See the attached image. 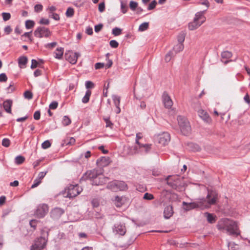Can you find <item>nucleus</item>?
<instances>
[{"label": "nucleus", "mask_w": 250, "mask_h": 250, "mask_svg": "<svg viewBox=\"0 0 250 250\" xmlns=\"http://www.w3.org/2000/svg\"><path fill=\"white\" fill-rule=\"evenodd\" d=\"M177 121L180 130L184 135H188L191 131V127L188 120L181 116L177 117Z\"/></svg>", "instance_id": "3"}, {"label": "nucleus", "mask_w": 250, "mask_h": 250, "mask_svg": "<svg viewBox=\"0 0 250 250\" xmlns=\"http://www.w3.org/2000/svg\"><path fill=\"white\" fill-rule=\"evenodd\" d=\"M51 146V143L48 140L44 141L42 144V147L43 149H47Z\"/></svg>", "instance_id": "44"}, {"label": "nucleus", "mask_w": 250, "mask_h": 250, "mask_svg": "<svg viewBox=\"0 0 250 250\" xmlns=\"http://www.w3.org/2000/svg\"><path fill=\"white\" fill-rule=\"evenodd\" d=\"M104 66V63L97 62L95 64V68L96 69H100L103 68Z\"/></svg>", "instance_id": "63"}, {"label": "nucleus", "mask_w": 250, "mask_h": 250, "mask_svg": "<svg viewBox=\"0 0 250 250\" xmlns=\"http://www.w3.org/2000/svg\"><path fill=\"white\" fill-rule=\"evenodd\" d=\"M64 212V211L62 209L59 208H55L51 211L50 215L51 217L54 219H58L60 218Z\"/></svg>", "instance_id": "16"}, {"label": "nucleus", "mask_w": 250, "mask_h": 250, "mask_svg": "<svg viewBox=\"0 0 250 250\" xmlns=\"http://www.w3.org/2000/svg\"><path fill=\"white\" fill-rule=\"evenodd\" d=\"M104 120L106 123V127H112L113 124L110 122L109 118H104Z\"/></svg>", "instance_id": "56"}, {"label": "nucleus", "mask_w": 250, "mask_h": 250, "mask_svg": "<svg viewBox=\"0 0 250 250\" xmlns=\"http://www.w3.org/2000/svg\"><path fill=\"white\" fill-rule=\"evenodd\" d=\"M126 228L124 224H117L113 228V231L116 234L124 235L126 232Z\"/></svg>", "instance_id": "14"}, {"label": "nucleus", "mask_w": 250, "mask_h": 250, "mask_svg": "<svg viewBox=\"0 0 250 250\" xmlns=\"http://www.w3.org/2000/svg\"><path fill=\"white\" fill-rule=\"evenodd\" d=\"M151 144H142L139 146H134V149L135 153H138L140 152H144L146 153H148L151 148Z\"/></svg>", "instance_id": "13"}, {"label": "nucleus", "mask_w": 250, "mask_h": 250, "mask_svg": "<svg viewBox=\"0 0 250 250\" xmlns=\"http://www.w3.org/2000/svg\"><path fill=\"white\" fill-rule=\"evenodd\" d=\"M80 54L77 52H73L71 51H68L65 54V59L71 64H75L77 62V59L80 56Z\"/></svg>", "instance_id": "11"}, {"label": "nucleus", "mask_w": 250, "mask_h": 250, "mask_svg": "<svg viewBox=\"0 0 250 250\" xmlns=\"http://www.w3.org/2000/svg\"><path fill=\"white\" fill-rule=\"evenodd\" d=\"M58 105V102L56 101H53L49 104V107L50 109H55L57 108Z\"/></svg>", "instance_id": "51"}, {"label": "nucleus", "mask_w": 250, "mask_h": 250, "mask_svg": "<svg viewBox=\"0 0 250 250\" xmlns=\"http://www.w3.org/2000/svg\"><path fill=\"white\" fill-rule=\"evenodd\" d=\"M94 85V83L91 81H86L85 83V87L87 89L93 88Z\"/></svg>", "instance_id": "57"}, {"label": "nucleus", "mask_w": 250, "mask_h": 250, "mask_svg": "<svg viewBox=\"0 0 250 250\" xmlns=\"http://www.w3.org/2000/svg\"><path fill=\"white\" fill-rule=\"evenodd\" d=\"M46 173H39L37 178L36 179L38 181H39L40 183H41L42 180L44 178L45 175Z\"/></svg>", "instance_id": "62"}, {"label": "nucleus", "mask_w": 250, "mask_h": 250, "mask_svg": "<svg viewBox=\"0 0 250 250\" xmlns=\"http://www.w3.org/2000/svg\"><path fill=\"white\" fill-rule=\"evenodd\" d=\"M206 10H207L197 12L195 14V17L194 19L198 21H200V20H203V18H206L203 15L206 12Z\"/></svg>", "instance_id": "26"}, {"label": "nucleus", "mask_w": 250, "mask_h": 250, "mask_svg": "<svg viewBox=\"0 0 250 250\" xmlns=\"http://www.w3.org/2000/svg\"><path fill=\"white\" fill-rule=\"evenodd\" d=\"M217 197L218 195L215 191L208 190L207 200L202 199L197 202L190 203L188 204L184 202L183 205L186 206V207H184V208L187 210H189L199 207H205L206 208H209L210 205H214L216 203Z\"/></svg>", "instance_id": "1"}, {"label": "nucleus", "mask_w": 250, "mask_h": 250, "mask_svg": "<svg viewBox=\"0 0 250 250\" xmlns=\"http://www.w3.org/2000/svg\"><path fill=\"white\" fill-rule=\"evenodd\" d=\"M198 114L199 117L205 122L210 123L211 122V119L208 114L203 109H199L198 111Z\"/></svg>", "instance_id": "17"}, {"label": "nucleus", "mask_w": 250, "mask_h": 250, "mask_svg": "<svg viewBox=\"0 0 250 250\" xmlns=\"http://www.w3.org/2000/svg\"><path fill=\"white\" fill-rule=\"evenodd\" d=\"M92 205L93 207L96 208L98 207L100 205V201L99 199L97 198L93 199L91 201Z\"/></svg>", "instance_id": "47"}, {"label": "nucleus", "mask_w": 250, "mask_h": 250, "mask_svg": "<svg viewBox=\"0 0 250 250\" xmlns=\"http://www.w3.org/2000/svg\"><path fill=\"white\" fill-rule=\"evenodd\" d=\"M163 102L165 107L167 108H170L173 105V102L170 96L167 92H164L162 96Z\"/></svg>", "instance_id": "15"}, {"label": "nucleus", "mask_w": 250, "mask_h": 250, "mask_svg": "<svg viewBox=\"0 0 250 250\" xmlns=\"http://www.w3.org/2000/svg\"><path fill=\"white\" fill-rule=\"evenodd\" d=\"M229 221V220L227 219H223L219 221L217 225V229L220 230H226Z\"/></svg>", "instance_id": "21"}, {"label": "nucleus", "mask_w": 250, "mask_h": 250, "mask_svg": "<svg viewBox=\"0 0 250 250\" xmlns=\"http://www.w3.org/2000/svg\"><path fill=\"white\" fill-rule=\"evenodd\" d=\"M112 97L115 106H120V97L117 95H113Z\"/></svg>", "instance_id": "32"}, {"label": "nucleus", "mask_w": 250, "mask_h": 250, "mask_svg": "<svg viewBox=\"0 0 250 250\" xmlns=\"http://www.w3.org/2000/svg\"><path fill=\"white\" fill-rule=\"evenodd\" d=\"M83 178L89 179L93 185H100L104 184L108 180L103 173H85Z\"/></svg>", "instance_id": "2"}, {"label": "nucleus", "mask_w": 250, "mask_h": 250, "mask_svg": "<svg viewBox=\"0 0 250 250\" xmlns=\"http://www.w3.org/2000/svg\"><path fill=\"white\" fill-rule=\"evenodd\" d=\"M27 62V58L25 56L21 57L19 59V65L21 68L25 67Z\"/></svg>", "instance_id": "23"}, {"label": "nucleus", "mask_w": 250, "mask_h": 250, "mask_svg": "<svg viewBox=\"0 0 250 250\" xmlns=\"http://www.w3.org/2000/svg\"><path fill=\"white\" fill-rule=\"evenodd\" d=\"M206 21V18H203V20L201 21H198L196 20H194L193 21L190 22L188 24V28L190 30H194L199 26H200Z\"/></svg>", "instance_id": "18"}, {"label": "nucleus", "mask_w": 250, "mask_h": 250, "mask_svg": "<svg viewBox=\"0 0 250 250\" xmlns=\"http://www.w3.org/2000/svg\"><path fill=\"white\" fill-rule=\"evenodd\" d=\"M5 111L8 113H11V106L12 105V101L11 100H6L4 101L2 104Z\"/></svg>", "instance_id": "20"}, {"label": "nucleus", "mask_w": 250, "mask_h": 250, "mask_svg": "<svg viewBox=\"0 0 250 250\" xmlns=\"http://www.w3.org/2000/svg\"><path fill=\"white\" fill-rule=\"evenodd\" d=\"M157 2L156 0H153L148 5L147 7V9L148 10H151L153 9L156 6Z\"/></svg>", "instance_id": "50"}, {"label": "nucleus", "mask_w": 250, "mask_h": 250, "mask_svg": "<svg viewBox=\"0 0 250 250\" xmlns=\"http://www.w3.org/2000/svg\"><path fill=\"white\" fill-rule=\"evenodd\" d=\"M110 162V159L108 157H102L97 160L96 164L99 168L102 169L108 166Z\"/></svg>", "instance_id": "12"}, {"label": "nucleus", "mask_w": 250, "mask_h": 250, "mask_svg": "<svg viewBox=\"0 0 250 250\" xmlns=\"http://www.w3.org/2000/svg\"><path fill=\"white\" fill-rule=\"evenodd\" d=\"M49 17L50 18H53L56 21H59L60 20L59 15L58 14L55 13L54 12H52V13H49Z\"/></svg>", "instance_id": "43"}, {"label": "nucleus", "mask_w": 250, "mask_h": 250, "mask_svg": "<svg viewBox=\"0 0 250 250\" xmlns=\"http://www.w3.org/2000/svg\"><path fill=\"white\" fill-rule=\"evenodd\" d=\"M63 54V48L62 47L57 48L54 52L55 57L56 59H61Z\"/></svg>", "instance_id": "24"}, {"label": "nucleus", "mask_w": 250, "mask_h": 250, "mask_svg": "<svg viewBox=\"0 0 250 250\" xmlns=\"http://www.w3.org/2000/svg\"><path fill=\"white\" fill-rule=\"evenodd\" d=\"M105 4L104 2H101L99 4L98 9L100 12H102L104 10Z\"/></svg>", "instance_id": "61"}, {"label": "nucleus", "mask_w": 250, "mask_h": 250, "mask_svg": "<svg viewBox=\"0 0 250 250\" xmlns=\"http://www.w3.org/2000/svg\"><path fill=\"white\" fill-rule=\"evenodd\" d=\"M103 27V25L102 24H99L98 25H96L94 27V30L96 32H99L101 30Z\"/></svg>", "instance_id": "60"}, {"label": "nucleus", "mask_w": 250, "mask_h": 250, "mask_svg": "<svg viewBox=\"0 0 250 250\" xmlns=\"http://www.w3.org/2000/svg\"><path fill=\"white\" fill-rule=\"evenodd\" d=\"M31 62V68L34 69L36 68L38 64V62L36 60L32 59Z\"/></svg>", "instance_id": "59"}, {"label": "nucleus", "mask_w": 250, "mask_h": 250, "mask_svg": "<svg viewBox=\"0 0 250 250\" xmlns=\"http://www.w3.org/2000/svg\"><path fill=\"white\" fill-rule=\"evenodd\" d=\"M24 97L27 99H31L33 97V94L31 92L29 91H26L24 93Z\"/></svg>", "instance_id": "52"}, {"label": "nucleus", "mask_w": 250, "mask_h": 250, "mask_svg": "<svg viewBox=\"0 0 250 250\" xmlns=\"http://www.w3.org/2000/svg\"><path fill=\"white\" fill-rule=\"evenodd\" d=\"M43 6L42 4H36L34 6V10L36 12H40L42 10Z\"/></svg>", "instance_id": "49"}, {"label": "nucleus", "mask_w": 250, "mask_h": 250, "mask_svg": "<svg viewBox=\"0 0 250 250\" xmlns=\"http://www.w3.org/2000/svg\"><path fill=\"white\" fill-rule=\"evenodd\" d=\"M184 49V45L183 43H178L177 44L175 45L173 48V50L175 52V54L182 51Z\"/></svg>", "instance_id": "27"}, {"label": "nucleus", "mask_w": 250, "mask_h": 250, "mask_svg": "<svg viewBox=\"0 0 250 250\" xmlns=\"http://www.w3.org/2000/svg\"><path fill=\"white\" fill-rule=\"evenodd\" d=\"M226 230L231 235H238L240 234V232L239 230L238 226L236 222L233 221H229Z\"/></svg>", "instance_id": "9"}, {"label": "nucleus", "mask_w": 250, "mask_h": 250, "mask_svg": "<svg viewBox=\"0 0 250 250\" xmlns=\"http://www.w3.org/2000/svg\"><path fill=\"white\" fill-rule=\"evenodd\" d=\"M148 28V22H144L140 24L139 27V31H144L146 30Z\"/></svg>", "instance_id": "34"}, {"label": "nucleus", "mask_w": 250, "mask_h": 250, "mask_svg": "<svg viewBox=\"0 0 250 250\" xmlns=\"http://www.w3.org/2000/svg\"><path fill=\"white\" fill-rule=\"evenodd\" d=\"M122 31L121 29L118 27H115L112 29V33L114 36H117L121 34Z\"/></svg>", "instance_id": "36"}, {"label": "nucleus", "mask_w": 250, "mask_h": 250, "mask_svg": "<svg viewBox=\"0 0 250 250\" xmlns=\"http://www.w3.org/2000/svg\"><path fill=\"white\" fill-rule=\"evenodd\" d=\"M34 34L37 38H47L51 35V32L48 28L43 26H40L35 30Z\"/></svg>", "instance_id": "8"}, {"label": "nucleus", "mask_w": 250, "mask_h": 250, "mask_svg": "<svg viewBox=\"0 0 250 250\" xmlns=\"http://www.w3.org/2000/svg\"><path fill=\"white\" fill-rule=\"evenodd\" d=\"M47 239L41 237L36 239L31 247V250H43L46 248Z\"/></svg>", "instance_id": "6"}, {"label": "nucleus", "mask_w": 250, "mask_h": 250, "mask_svg": "<svg viewBox=\"0 0 250 250\" xmlns=\"http://www.w3.org/2000/svg\"><path fill=\"white\" fill-rule=\"evenodd\" d=\"M10 141L7 138H4L2 141V145L5 147H8L10 146Z\"/></svg>", "instance_id": "45"}, {"label": "nucleus", "mask_w": 250, "mask_h": 250, "mask_svg": "<svg viewBox=\"0 0 250 250\" xmlns=\"http://www.w3.org/2000/svg\"><path fill=\"white\" fill-rule=\"evenodd\" d=\"M138 3L136 1H131L129 3V7L132 11H135L137 8Z\"/></svg>", "instance_id": "40"}, {"label": "nucleus", "mask_w": 250, "mask_h": 250, "mask_svg": "<svg viewBox=\"0 0 250 250\" xmlns=\"http://www.w3.org/2000/svg\"><path fill=\"white\" fill-rule=\"evenodd\" d=\"M121 8L122 12L125 14L128 9L126 3H124L123 1H121Z\"/></svg>", "instance_id": "41"}, {"label": "nucleus", "mask_w": 250, "mask_h": 250, "mask_svg": "<svg viewBox=\"0 0 250 250\" xmlns=\"http://www.w3.org/2000/svg\"><path fill=\"white\" fill-rule=\"evenodd\" d=\"M142 138V135L141 133L139 132L136 134L135 143L138 146L141 145V144L139 142V140L141 139Z\"/></svg>", "instance_id": "46"}, {"label": "nucleus", "mask_w": 250, "mask_h": 250, "mask_svg": "<svg viewBox=\"0 0 250 250\" xmlns=\"http://www.w3.org/2000/svg\"><path fill=\"white\" fill-rule=\"evenodd\" d=\"M109 44L111 46V47L114 48H117L119 45L118 42L115 40L110 41V42H109Z\"/></svg>", "instance_id": "53"}, {"label": "nucleus", "mask_w": 250, "mask_h": 250, "mask_svg": "<svg viewBox=\"0 0 250 250\" xmlns=\"http://www.w3.org/2000/svg\"><path fill=\"white\" fill-rule=\"evenodd\" d=\"M173 214V208L171 206H167L164 211V215L165 218L168 219Z\"/></svg>", "instance_id": "19"}, {"label": "nucleus", "mask_w": 250, "mask_h": 250, "mask_svg": "<svg viewBox=\"0 0 250 250\" xmlns=\"http://www.w3.org/2000/svg\"><path fill=\"white\" fill-rule=\"evenodd\" d=\"M49 207L47 204L39 205L34 212V215L38 218H43L48 212Z\"/></svg>", "instance_id": "7"}, {"label": "nucleus", "mask_w": 250, "mask_h": 250, "mask_svg": "<svg viewBox=\"0 0 250 250\" xmlns=\"http://www.w3.org/2000/svg\"><path fill=\"white\" fill-rule=\"evenodd\" d=\"M91 94V92L90 90H87L86 91L84 96L82 99V102L83 103L86 104L88 102Z\"/></svg>", "instance_id": "28"}, {"label": "nucleus", "mask_w": 250, "mask_h": 250, "mask_svg": "<svg viewBox=\"0 0 250 250\" xmlns=\"http://www.w3.org/2000/svg\"><path fill=\"white\" fill-rule=\"evenodd\" d=\"M124 203L123 197L116 196L114 200V204L118 207H121Z\"/></svg>", "instance_id": "25"}, {"label": "nucleus", "mask_w": 250, "mask_h": 250, "mask_svg": "<svg viewBox=\"0 0 250 250\" xmlns=\"http://www.w3.org/2000/svg\"><path fill=\"white\" fill-rule=\"evenodd\" d=\"M143 198L145 200H150L154 198V196L152 194L147 192L144 194Z\"/></svg>", "instance_id": "48"}, {"label": "nucleus", "mask_w": 250, "mask_h": 250, "mask_svg": "<svg viewBox=\"0 0 250 250\" xmlns=\"http://www.w3.org/2000/svg\"><path fill=\"white\" fill-rule=\"evenodd\" d=\"M57 44V43L56 42H52L51 43H47L45 45V47L49 48V49H52L54 48Z\"/></svg>", "instance_id": "54"}, {"label": "nucleus", "mask_w": 250, "mask_h": 250, "mask_svg": "<svg viewBox=\"0 0 250 250\" xmlns=\"http://www.w3.org/2000/svg\"><path fill=\"white\" fill-rule=\"evenodd\" d=\"M25 161V158L22 156H18L15 159V162L17 165L23 163Z\"/></svg>", "instance_id": "30"}, {"label": "nucleus", "mask_w": 250, "mask_h": 250, "mask_svg": "<svg viewBox=\"0 0 250 250\" xmlns=\"http://www.w3.org/2000/svg\"><path fill=\"white\" fill-rule=\"evenodd\" d=\"M35 22L32 20H27L25 21V27L26 29H31L34 27Z\"/></svg>", "instance_id": "33"}, {"label": "nucleus", "mask_w": 250, "mask_h": 250, "mask_svg": "<svg viewBox=\"0 0 250 250\" xmlns=\"http://www.w3.org/2000/svg\"><path fill=\"white\" fill-rule=\"evenodd\" d=\"M75 142V139L73 138H67L65 140V143H66V145H72L74 144Z\"/></svg>", "instance_id": "38"}, {"label": "nucleus", "mask_w": 250, "mask_h": 250, "mask_svg": "<svg viewBox=\"0 0 250 250\" xmlns=\"http://www.w3.org/2000/svg\"><path fill=\"white\" fill-rule=\"evenodd\" d=\"M7 80V77L5 73L0 74V82H5Z\"/></svg>", "instance_id": "55"}, {"label": "nucleus", "mask_w": 250, "mask_h": 250, "mask_svg": "<svg viewBox=\"0 0 250 250\" xmlns=\"http://www.w3.org/2000/svg\"><path fill=\"white\" fill-rule=\"evenodd\" d=\"M82 191V188L78 185H70L65 189V193H67L66 197L73 198L79 195Z\"/></svg>", "instance_id": "5"}, {"label": "nucleus", "mask_w": 250, "mask_h": 250, "mask_svg": "<svg viewBox=\"0 0 250 250\" xmlns=\"http://www.w3.org/2000/svg\"><path fill=\"white\" fill-rule=\"evenodd\" d=\"M71 122V120L70 119V118H69L66 116H64L62 121V123L64 125H65V126L68 125L69 124H70Z\"/></svg>", "instance_id": "39"}, {"label": "nucleus", "mask_w": 250, "mask_h": 250, "mask_svg": "<svg viewBox=\"0 0 250 250\" xmlns=\"http://www.w3.org/2000/svg\"><path fill=\"white\" fill-rule=\"evenodd\" d=\"M175 54H174L173 51H170L168 52L165 56V60L166 62H169L172 57L174 56Z\"/></svg>", "instance_id": "31"}, {"label": "nucleus", "mask_w": 250, "mask_h": 250, "mask_svg": "<svg viewBox=\"0 0 250 250\" xmlns=\"http://www.w3.org/2000/svg\"><path fill=\"white\" fill-rule=\"evenodd\" d=\"M186 33L184 32H181L177 36V40L178 43H183L185 41Z\"/></svg>", "instance_id": "29"}, {"label": "nucleus", "mask_w": 250, "mask_h": 250, "mask_svg": "<svg viewBox=\"0 0 250 250\" xmlns=\"http://www.w3.org/2000/svg\"><path fill=\"white\" fill-rule=\"evenodd\" d=\"M2 16L4 21H7L11 18V15L9 13L3 12L2 13Z\"/></svg>", "instance_id": "42"}, {"label": "nucleus", "mask_w": 250, "mask_h": 250, "mask_svg": "<svg viewBox=\"0 0 250 250\" xmlns=\"http://www.w3.org/2000/svg\"><path fill=\"white\" fill-rule=\"evenodd\" d=\"M155 140L158 143L164 146L167 145L169 142L170 140V135L167 132H164L158 135Z\"/></svg>", "instance_id": "10"}, {"label": "nucleus", "mask_w": 250, "mask_h": 250, "mask_svg": "<svg viewBox=\"0 0 250 250\" xmlns=\"http://www.w3.org/2000/svg\"><path fill=\"white\" fill-rule=\"evenodd\" d=\"M204 216L207 218L208 223L212 224L215 222L216 220V217L212 214L206 212L204 213Z\"/></svg>", "instance_id": "22"}, {"label": "nucleus", "mask_w": 250, "mask_h": 250, "mask_svg": "<svg viewBox=\"0 0 250 250\" xmlns=\"http://www.w3.org/2000/svg\"><path fill=\"white\" fill-rule=\"evenodd\" d=\"M39 23L42 24L48 25L49 23V21L48 19L42 18L40 20Z\"/></svg>", "instance_id": "58"}, {"label": "nucleus", "mask_w": 250, "mask_h": 250, "mask_svg": "<svg viewBox=\"0 0 250 250\" xmlns=\"http://www.w3.org/2000/svg\"><path fill=\"white\" fill-rule=\"evenodd\" d=\"M231 53L228 51H224L221 54L222 58L229 59L231 57Z\"/></svg>", "instance_id": "37"}, {"label": "nucleus", "mask_w": 250, "mask_h": 250, "mask_svg": "<svg viewBox=\"0 0 250 250\" xmlns=\"http://www.w3.org/2000/svg\"><path fill=\"white\" fill-rule=\"evenodd\" d=\"M107 188L113 191L125 190L127 188V185L123 181H115L110 182Z\"/></svg>", "instance_id": "4"}, {"label": "nucleus", "mask_w": 250, "mask_h": 250, "mask_svg": "<svg viewBox=\"0 0 250 250\" xmlns=\"http://www.w3.org/2000/svg\"><path fill=\"white\" fill-rule=\"evenodd\" d=\"M12 28H11V27L10 26H6L4 29V32L7 34V35H8L9 34L11 31H12Z\"/></svg>", "instance_id": "64"}, {"label": "nucleus", "mask_w": 250, "mask_h": 250, "mask_svg": "<svg viewBox=\"0 0 250 250\" xmlns=\"http://www.w3.org/2000/svg\"><path fill=\"white\" fill-rule=\"evenodd\" d=\"M74 9L71 7H68L65 13V15L67 17H72L74 15Z\"/></svg>", "instance_id": "35"}]
</instances>
